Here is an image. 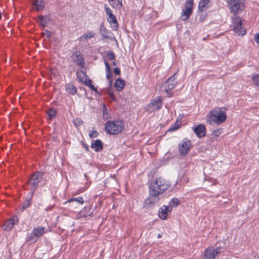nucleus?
Segmentation results:
<instances>
[{
    "instance_id": "f257e3e1",
    "label": "nucleus",
    "mask_w": 259,
    "mask_h": 259,
    "mask_svg": "<svg viewBox=\"0 0 259 259\" xmlns=\"http://www.w3.org/2000/svg\"><path fill=\"white\" fill-rule=\"evenodd\" d=\"M169 184L165 180L159 177L152 182L150 186V196L146 199L147 204H154L158 201V196L167 190Z\"/></svg>"
},
{
    "instance_id": "f03ea898",
    "label": "nucleus",
    "mask_w": 259,
    "mask_h": 259,
    "mask_svg": "<svg viewBox=\"0 0 259 259\" xmlns=\"http://www.w3.org/2000/svg\"><path fill=\"white\" fill-rule=\"evenodd\" d=\"M227 118L225 112L220 108H215L209 113V117L207 119V122L210 124L213 123L217 124H220L224 122Z\"/></svg>"
},
{
    "instance_id": "7ed1b4c3",
    "label": "nucleus",
    "mask_w": 259,
    "mask_h": 259,
    "mask_svg": "<svg viewBox=\"0 0 259 259\" xmlns=\"http://www.w3.org/2000/svg\"><path fill=\"white\" fill-rule=\"evenodd\" d=\"M124 126V123L121 120L109 121L105 123V129L109 134L117 135L122 131Z\"/></svg>"
},
{
    "instance_id": "20e7f679",
    "label": "nucleus",
    "mask_w": 259,
    "mask_h": 259,
    "mask_svg": "<svg viewBox=\"0 0 259 259\" xmlns=\"http://www.w3.org/2000/svg\"><path fill=\"white\" fill-rule=\"evenodd\" d=\"M244 0H226L230 13L234 16L241 12L244 8Z\"/></svg>"
},
{
    "instance_id": "39448f33",
    "label": "nucleus",
    "mask_w": 259,
    "mask_h": 259,
    "mask_svg": "<svg viewBox=\"0 0 259 259\" xmlns=\"http://www.w3.org/2000/svg\"><path fill=\"white\" fill-rule=\"evenodd\" d=\"M44 173L40 171H36L33 174L28 181L29 184L31 187L33 194L36 188L38 186V184L41 182Z\"/></svg>"
},
{
    "instance_id": "423d86ee",
    "label": "nucleus",
    "mask_w": 259,
    "mask_h": 259,
    "mask_svg": "<svg viewBox=\"0 0 259 259\" xmlns=\"http://www.w3.org/2000/svg\"><path fill=\"white\" fill-rule=\"evenodd\" d=\"M233 23L234 25L233 30L235 33L238 35H243L245 34L246 31L242 25L241 18L238 16L232 17Z\"/></svg>"
},
{
    "instance_id": "0eeeda50",
    "label": "nucleus",
    "mask_w": 259,
    "mask_h": 259,
    "mask_svg": "<svg viewBox=\"0 0 259 259\" xmlns=\"http://www.w3.org/2000/svg\"><path fill=\"white\" fill-rule=\"evenodd\" d=\"M191 148V142L187 139L183 140L179 145V152L181 156L186 155Z\"/></svg>"
},
{
    "instance_id": "6e6552de",
    "label": "nucleus",
    "mask_w": 259,
    "mask_h": 259,
    "mask_svg": "<svg viewBox=\"0 0 259 259\" xmlns=\"http://www.w3.org/2000/svg\"><path fill=\"white\" fill-rule=\"evenodd\" d=\"M161 100L160 97H156L146 106V110L148 112L152 113L159 110L161 108Z\"/></svg>"
},
{
    "instance_id": "1a4fd4ad",
    "label": "nucleus",
    "mask_w": 259,
    "mask_h": 259,
    "mask_svg": "<svg viewBox=\"0 0 259 259\" xmlns=\"http://www.w3.org/2000/svg\"><path fill=\"white\" fill-rule=\"evenodd\" d=\"M193 6V0H187L185 5V9L182 10V14L181 15V19L183 21L186 20L191 15L192 13Z\"/></svg>"
},
{
    "instance_id": "9d476101",
    "label": "nucleus",
    "mask_w": 259,
    "mask_h": 259,
    "mask_svg": "<svg viewBox=\"0 0 259 259\" xmlns=\"http://www.w3.org/2000/svg\"><path fill=\"white\" fill-rule=\"evenodd\" d=\"M193 6V0H187L185 5V9L182 10V14L181 15V19L183 21L186 20L191 15L192 13Z\"/></svg>"
},
{
    "instance_id": "9b49d317",
    "label": "nucleus",
    "mask_w": 259,
    "mask_h": 259,
    "mask_svg": "<svg viewBox=\"0 0 259 259\" xmlns=\"http://www.w3.org/2000/svg\"><path fill=\"white\" fill-rule=\"evenodd\" d=\"M176 78L175 76H172L168 78L164 84V91L167 94L168 97H170L172 96L171 93L170 92V91L172 90L176 87V81H175Z\"/></svg>"
},
{
    "instance_id": "f8f14e48",
    "label": "nucleus",
    "mask_w": 259,
    "mask_h": 259,
    "mask_svg": "<svg viewBox=\"0 0 259 259\" xmlns=\"http://www.w3.org/2000/svg\"><path fill=\"white\" fill-rule=\"evenodd\" d=\"M222 248L218 247L213 248L212 247L207 248L204 251V259H215V257L220 253Z\"/></svg>"
},
{
    "instance_id": "ddd939ff",
    "label": "nucleus",
    "mask_w": 259,
    "mask_h": 259,
    "mask_svg": "<svg viewBox=\"0 0 259 259\" xmlns=\"http://www.w3.org/2000/svg\"><path fill=\"white\" fill-rule=\"evenodd\" d=\"M19 220L17 216H13L12 218L9 219L2 226V229L6 231H11L15 225L18 224Z\"/></svg>"
},
{
    "instance_id": "4468645a",
    "label": "nucleus",
    "mask_w": 259,
    "mask_h": 259,
    "mask_svg": "<svg viewBox=\"0 0 259 259\" xmlns=\"http://www.w3.org/2000/svg\"><path fill=\"white\" fill-rule=\"evenodd\" d=\"M44 231L45 228L43 227L34 228L30 234V236L28 237L29 240L30 241L31 240L30 238L32 239L33 237H36V238H39L44 233Z\"/></svg>"
},
{
    "instance_id": "2eb2a0df",
    "label": "nucleus",
    "mask_w": 259,
    "mask_h": 259,
    "mask_svg": "<svg viewBox=\"0 0 259 259\" xmlns=\"http://www.w3.org/2000/svg\"><path fill=\"white\" fill-rule=\"evenodd\" d=\"M193 131L198 137L201 138L205 136L206 129L204 125L199 124L194 128Z\"/></svg>"
},
{
    "instance_id": "dca6fc26",
    "label": "nucleus",
    "mask_w": 259,
    "mask_h": 259,
    "mask_svg": "<svg viewBox=\"0 0 259 259\" xmlns=\"http://www.w3.org/2000/svg\"><path fill=\"white\" fill-rule=\"evenodd\" d=\"M91 209L90 206H85L76 215L77 219H79L81 218H85L89 216L92 213Z\"/></svg>"
},
{
    "instance_id": "f3484780",
    "label": "nucleus",
    "mask_w": 259,
    "mask_h": 259,
    "mask_svg": "<svg viewBox=\"0 0 259 259\" xmlns=\"http://www.w3.org/2000/svg\"><path fill=\"white\" fill-rule=\"evenodd\" d=\"M100 32L101 34L105 38L112 39L113 38V34L110 32L106 30L103 24H101L100 27Z\"/></svg>"
},
{
    "instance_id": "a211bd4d",
    "label": "nucleus",
    "mask_w": 259,
    "mask_h": 259,
    "mask_svg": "<svg viewBox=\"0 0 259 259\" xmlns=\"http://www.w3.org/2000/svg\"><path fill=\"white\" fill-rule=\"evenodd\" d=\"M171 211V208L170 207H168L167 206H163L159 210V217L160 219L165 220L167 218V212Z\"/></svg>"
},
{
    "instance_id": "6ab92c4d",
    "label": "nucleus",
    "mask_w": 259,
    "mask_h": 259,
    "mask_svg": "<svg viewBox=\"0 0 259 259\" xmlns=\"http://www.w3.org/2000/svg\"><path fill=\"white\" fill-rule=\"evenodd\" d=\"M107 21L113 30H116L117 29L118 24L115 16L114 15L108 16Z\"/></svg>"
},
{
    "instance_id": "aec40b11",
    "label": "nucleus",
    "mask_w": 259,
    "mask_h": 259,
    "mask_svg": "<svg viewBox=\"0 0 259 259\" xmlns=\"http://www.w3.org/2000/svg\"><path fill=\"white\" fill-rule=\"evenodd\" d=\"M73 61L79 66L83 67L84 65V62L82 56L79 54H75L72 56Z\"/></svg>"
},
{
    "instance_id": "412c9836",
    "label": "nucleus",
    "mask_w": 259,
    "mask_h": 259,
    "mask_svg": "<svg viewBox=\"0 0 259 259\" xmlns=\"http://www.w3.org/2000/svg\"><path fill=\"white\" fill-rule=\"evenodd\" d=\"M105 70H106V77L107 79L109 80V85H111L112 84V73L111 72V69L109 64L105 61Z\"/></svg>"
},
{
    "instance_id": "4be33fe9",
    "label": "nucleus",
    "mask_w": 259,
    "mask_h": 259,
    "mask_svg": "<svg viewBox=\"0 0 259 259\" xmlns=\"http://www.w3.org/2000/svg\"><path fill=\"white\" fill-rule=\"evenodd\" d=\"M91 148L96 151H100L103 148L102 143L100 140H96L91 145Z\"/></svg>"
},
{
    "instance_id": "5701e85b",
    "label": "nucleus",
    "mask_w": 259,
    "mask_h": 259,
    "mask_svg": "<svg viewBox=\"0 0 259 259\" xmlns=\"http://www.w3.org/2000/svg\"><path fill=\"white\" fill-rule=\"evenodd\" d=\"M33 5L35 7L36 10L40 11L44 9L45 3L43 0H34Z\"/></svg>"
},
{
    "instance_id": "b1692460",
    "label": "nucleus",
    "mask_w": 259,
    "mask_h": 259,
    "mask_svg": "<svg viewBox=\"0 0 259 259\" xmlns=\"http://www.w3.org/2000/svg\"><path fill=\"white\" fill-rule=\"evenodd\" d=\"M110 6L115 9H120L122 6V0H108Z\"/></svg>"
},
{
    "instance_id": "393cba45",
    "label": "nucleus",
    "mask_w": 259,
    "mask_h": 259,
    "mask_svg": "<svg viewBox=\"0 0 259 259\" xmlns=\"http://www.w3.org/2000/svg\"><path fill=\"white\" fill-rule=\"evenodd\" d=\"M81 75H82L83 77L84 78V80H82V83L83 84L88 87H89L90 84H92V80L88 78V77L83 71H81V72H79L77 74V77L78 78H80Z\"/></svg>"
},
{
    "instance_id": "a878e982",
    "label": "nucleus",
    "mask_w": 259,
    "mask_h": 259,
    "mask_svg": "<svg viewBox=\"0 0 259 259\" xmlns=\"http://www.w3.org/2000/svg\"><path fill=\"white\" fill-rule=\"evenodd\" d=\"M114 86L117 91H120L125 87V82L124 80L118 79L116 80Z\"/></svg>"
},
{
    "instance_id": "bb28decb",
    "label": "nucleus",
    "mask_w": 259,
    "mask_h": 259,
    "mask_svg": "<svg viewBox=\"0 0 259 259\" xmlns=\"http://www.w3.org/2000/svg\"><path fill=\"white\" fill-rule=\"evenodd\" d=\"M49 21V18L47 16H39L38 18V22H39V24L45 27L47 25Z\"/></svg>"
},
{
    "instance_id": "cd10ccee",
    "label": "nucleus",
    "mask_w": 259,
    "mask_h": 259,
    "mask_svg": "<svg viewBox=\"0 0 259 259\" xmlns=\"http://www.w3.org/2000/svg\"><path fill=\"white\" fill-rule=\"evenodd\" d=\"M66 90L68 93L71 95H75L77 92V89L72 84H67Z\"/></svg>"
},
{
    "instance_id": "c85d7f7f",
    "label": "nucleus",
    "mask_w": 259,
    "mask_h": 259,
    "mask_svg": "<svg viewBox=\"0 0 259 259\" xmlns=\"http://www.w3.org/2000/svg\"><path fill=\"white\" fill-rule=\"evenodd\" d=\"M95 33L93 31H90L89 33L83 34L80 37L79 39L80 41H83L87 40L88 39L94 37Z\"/></svg>"
},
{
    "instance_id": "c756f323",
    "label": "nucleus",
    "mask_w": 259,
    "mask_h": 259,
    "mask_svg": "<svg viewBox=\"0 0 259 259\" xmlns=\"http://www.w3.org/2000/svg\"><path fill=\"white\" fill-rule=\"evenodd\" d=\"M73 202H75L79 204H82L84 202V200L81 197H78L77 198H72L68 200L67 201H66L65 203H71Z\"/></svg>"
},
{
    "instance_id": "7c9ffc66",
    "label": "nucleus",
    "mask_w": 259,
    "mask_h": 259,
    "mask_svg": "<svg viewBox=\"0 0 259 259\" xmlns=\"http://www.w3.org/2000/svg\"><path fill=\"white\" fill-rule=\"evenodd\" d=\"M209 2V0H200L198 8L200 11H203L206 8Z\"/></svg>"
},
{
    "instance_id": "2f4dec72",
    "label": "nucleus",
    "mask_w": 259,
    "mask_h": 259,
    "mask_svg": "<svg viewBox=\"0 0 259 259\" xmlns=\"http://www.w3.org/2000/svg\"><path fill=\"white\" fill-rule=\"evenodd\" d=\"M180 203L179 199L177 198H173L169 202L168 207H170L171 209L172 207H177Z\"/></svg>"
},
{
    "instance_id": "473e14b6",
    "label": "nucleus",
    "mask_w": 259,
    "mask_h": 259,
    "mask_svg": "<svg viewBox=\"0 0 259 259\" xmlns=\"http://www.w3.org/2000/svg\"><path fill=\"white\" fill-rule=\"evenodd\" d=\"M57 114V111L56 110L51 108L48 111V115L49 117V118L50 119H52L53 117H55Z\"/></svg>"
},
{
    "instance_id": "72a5a7b5",
    "label": "nucleus",
    "mask_w": 259,
    "mask_h": 259,
    "mask_svg": "<svg viewBox=\"0 0 259 259\" xmlns=\"http://www.w3.org/2000/svg\"><path fill=\"white\" fill-rule=\"evenodd\" d=\"M252 79L255 84L259 87V74H253Z\"/></svg>"
},
{
    "instance_id": "f704fd0d",
    "label": "nucleus",
    "mask_w": 259,
    "mask_h": 259,
    "mask_svg": "<svg viewBox=\"0 0 259 259\" xmlns=\"http://www.w3.org/2000/svg\"><path fill=\"white\" fill-rule=\"evenodd\" d=\"M104 8L106 14L108 16L113 15L111 9L108 7L107 4L104 5Z\"/></svg>"
},
{
    "instance_id": "c9c22d12",
    "label": "nucleus",
    "mask_w": 259,
    "mask_h": 259,
    "mask_svg": "<svg viewBox=\"0 0 259 259\" xmlns=\"http://www.w3.org/2000/svg\"><path fill=\"white\" fill-rule=\"evenodd\" d=\"M98 132L94 130H92L90 132L89 136L91 138H96L98 136Z\"/></svg>"
},
{
    "instance_id": "e433bc0d",
    "label": "nucleus",
    "mask_w": 259,
    "mask_h": 259,
    "mask_svg": "<svg viewBox=\"0 0 259 259\" xmlns=\"http://www.w3.org/2000/svg\"><path fill=\"white\" fill-rule=\"evenodd\" d=\"M180 127V124L176 122L175 124L169 128V131L173 132Z\"/></svg>"
},
{
    "instance_id": "4c0bfd02",
    "label": "nucleus",
    "mask_w": 259,
    "mask_h": 259,
    "mask_svg": "<svg viewBox=\"0 0 259 259\" xmlns=\"http://www.w3.org/2000/svg\"><path fill=\"white\" fill-rule=\"evenodd\" d=\"M107 56L110 60H114L115 59V55L114 53L112 51L109 52L107 54Z\"/></svg>"
},
{
    "instance_id": "58836bf2",
    "label": "nucleus",
    "mask_w": 259,
    "mask_h": 259,
    "mask_svg": "<svg viewBox=\"0 0 259 259\" xmlns=\"http://www.w3.org/2000/svg\"><path fill=\"white\" fill-rule=\"evenodd\" d=\"M103 116H104V118H108V111H107V108L106 107V106H105V104L103 105Z\"/></svg>"
},
{
    "instance_id": "ea45409f",
    "label": "nucleus",
    "mask_w": 259,
    "mask_h": 259,
    "mask_svg": "<svg viewBox=\"0 0 259 259\" xmlns=\"http://www.w3.org/2000/svg\"><path fill=\"white\" fill-rule=\"evenodd\" d=\"M30 201H27L25 203L23 204V205L22 207L23 209H26L27 207H28V206L30 205Z\"/></svg>"
},
{
    "instance_id": "a19ab883",
    "label": "nucleus",
    "mask_w": 259,
    "mask_h": 259,
    "mask_svg": "<svg viewBox=\"0 0 259 259\" xmlns=\"http://www.w3.org/2000/svg\"><path fill=\"white\" fill-rule=\"evenodd\" d=\"M114 73L116 74V75H119L120 73V70L119 69V68H117V67H115L114 69Z\"/></svg>"
},
{
    "instance_id": "79ce46f5",
    "label": "nucleus",
    "mask_w": 259,
    "mask_h": 259,
    "mask_svg": "<svg viewBox=\"0 0 259 259\" xmlns=\"http://www.w3.org/2000/svg\"><path fill=\"white\" fill-rule=\"evenodd\" d=\"M89 87L93 91H94L96 93H98V91L97 88H95L92 84H90V85H89Z\"/></svg>"
},
{
    "instance_id": "37998d69",
    "label": "nucleus",
    "mask_w": 259,
    "mask_h": 259,
    "mask_svg": "<svg viewBox=\"0 0 259 259\" xmlns=\"http://www.w3.org/2000/svg\"><path fill=\"white\" fill-rule=\"evenodd\" d=\"M221 131H222L221 129L215 130L213 132V135L216 136H218L219 134H221Z\"/></svg>"
},
{
    "instance_id": "c03bdc74",
    "label": "nucleus",
    "mask_w": 259,
    "mask_h": 259,
    "mask_svg": "<svg viewBox=\"0 0 259 259\" xmlns=\"http://www.w3.org/2000/svg\"><path fill=\"white\" fill-rule=\"evenodd\" d=\"M109 96L113 100H115V97L112 92H109Z\"/></svg>"
},
{
    "instance_id": "a18cd8bd",
    "label": "nucleus",
    "mask_w": 259,
    "mask_h": 259,
    "mask_svg": "<svg viewBox=\"0 0 259 259\" xmlns=\"http://www.w3.org/2000/svg\"><path fill=\"white\" fill-rule=\"evenodd\" d=\"M255 40H256V42H257V44L259 45V33H257V34L255 35Z\"/></svg>"
},
{
    "instance_id": "49530a36",
    "label": "nucleus",
    "mask_w": 259,
    "mask_h": 259,
    "mask_svg": "<svg viewBox=\"0 0 259 259\" xmlns=\"http://www.w3.org/2000/svg\"><path fill=\"white\" fill-rule=\"evenodd\" d=\"M79 80L82 82V80H84V78L83 77L82 75H81L80 78H79Z\"/></svg>"
},
{
    "instance_id": "de8ad7c7",
    "label": "nucleus",
    "mask_w": 259,
    "mask_h": 259,
    "mask_svg": "<svg viewBox=\"0 0 259 259\" xmlns=\"http://www.w3.org/2000/svg\"><path fill=\"white\" fill-rule=\"evenodd\" d=\"M112 65H113V66H116V63L115 61H113L112 63Z\"/></svg>"
},
{
    "instance_id": "09e8293b",
    "label": "nucleus",
    "mask_w": 259,
    "mask_h": 259,
    "mask_svg": "<svg viewBox=\"0 0 259 259\" xmlns=\"http://www.w3.org/2000/svg\"><path fill=\"white\" fill-rule=\"evenodd\" d=\"M157 237L160 238H161V235L160 234H158V236H157Z\"/></svg>"
},
{
    "instance_id": "8fccbe9b",
    "label": "nucleus",
    "mask_w": 259,
    "mask_h": 259,
    "mask_svg": "<svg viewBox=\"0 0 259 259\" xmlns=\"http://www.w3.org/2000/svg\"><path fill=\"white\" fill-rule=\"evenodd\" d=\"M80 122H82L81 120L79 121V123H80Z\"/></svg>"
}]
</instances>
